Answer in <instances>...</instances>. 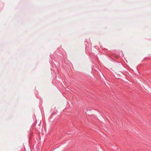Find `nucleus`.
I'll list each match as a JSON object with an SVG mask.
<instances>
[{
    "label": "nucleus",
    "mask_w": 151,
    "mask_h": 151,
    "mask_svg": "<svg viewBox=\"0 0 151 151\" xmlns=\"http://www.w3.org/2000/svg\"><path fill=\"white\" fill-rule=\"evenodd\" d=\"M35 121H36V119ZM37 121H36L35 124H33L32 125V127L33 128H35L37 130L38 129L40 128V127H42V125L41 124V121H40L39 124L37 125V126H36Z\"/></svg>",
    "instance_id": "f257e3e1"
},
{
    "label": "nucleus",
    "mask_w": 151,
    "mask_h": 151,
    "mask_svg": "<svg viewBox=\"0 0 151 151\" xmlns=\"http://www.w3.org/2000/svg\"><path fill=\"white\" fill-rule=\"evenodd\" d=\"M30 133H29L30 136H31L33 133V132H32L31 130H30Z\"/></svg>",
    "instance_id": "f03ea898"
},
{
    "label": "nucleus",
    "mask_w": 151,
    "mask_h": 151,
    "mask_svg": "<svg viewBox=\"0 0 151 151\" xmlns=\"http://www.w3.org/2000/svg\"><path fill=\"white\" fill-rule=\"evenodd\" d=\"M34 118H35V116H34Z\"/></svg>",
    "instance_id": "7ed1b4c3"
}]
</instances>
